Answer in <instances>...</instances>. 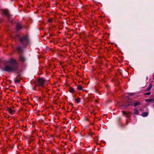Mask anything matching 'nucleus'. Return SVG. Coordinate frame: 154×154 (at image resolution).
<instances>
[{
  "label": "nucleus",
  "mask_w": 154,
  "mask_h": 154,
  "mask_svg": "<svg viewBox=\"0 0 154 154\" xmlns=\"http://www.w3.org/2000/svg\"><path fill=\"white\" fill-rule=\"evenodd\" d=\"M9 111L10 113L12 114V113L13 111L10 109L9 110Z\"/></svg>",
  "instance_id": "20"
},
{
  "label": "nucleus",
  "mask_w": 154,
  "mask_h": 154,
  "mask_svg": "<svg viewBox=\"0 0 154 154\" xmlns=\"http://www.w3.org/2000/svg\"><path fill=\"white\" fill-rule=\"evenodd\" d=\"M17 65L16 61L14 59H11L8 61V64L6 66L4 70L8 72L14 71L17 69Z\"/></svg>",
  "instance_id": "1"
},
{
  "label": "nucleus",
  "mask_w": 154,
  "mask_h": 154,
  "mask_svg": "<svg viewBox=\"0 0 154 154\" xmlns=\"http://www.w3.org/2000/svg\"><path fill=\"white\" fill-rule=\"evenodd\" d=\"M152 87V85L151 84H150L149 87L147 88L146 89V91H149L151 89Z\"/></svg>",
  "instance_id": "12"
},
{
  "label": "nucleus",
  "mask_w": 154,
  "mask_h": 154,
  "mask_svg": "<svg viewBox=\"0 0 154 154\" xmlns=\"http://www.w3.org/2000/svg\"><path fill=\"white\" fill-rule=\"evenodd\" d=\"M45 81L42 78H39L37 80V85L38 86H43L45 83Z\"/></svg>",
  "instance_id": "2"
},
{
  "label": "nucleus",
  "mask_w": 154,
  "mask_h": 154,
  "mask_svg": "<svg viewBox=\"0 0 154 154\" xmlns=\"http://www.w3.org/2000/svg\"><path fill=\"white\" fill-rule=\"evenodd\" d=\"M140 104V103L139 101H137L134 103V107L139 105Z\"/></svg>",
  "instance_id": "9"
},
{
  "label": "nucleus",
  "mask_w": 154,
  "mask_h": 154,
  "mask_svg": "<svg viewBox=\"0 0 154 154\" xmlns=\"http://www.w3.org/2000/svg\"><path fill=\"white\" fill-rule=\"evenodd\" d=\"M69 92L71 93H73L75 91L74 89L72 87H70L69 90Z\"/></svg>",
  "instance_id": "11"
},
{
  "label": "nucleus",
  "mask_w": 154,
  "mask_h": 154,
  "mask_svg": "<svg viewBox=\"0 0 154 154\" xmlns=\"http://www.w3.org/2000/svg\"><path fill=\"white\" fill-rule=\"evenodd\" d=\"M20 60L22 62H24L25 60V59L22 55H20Z\"/></svg>",
  "instance_id": "8"
},
{
  "label": "nucleus",
  "mask_w": 154,
  "mask_h": 154,
  "mask_svg": "<svg viewBox=\"0 0 154 154\" xmlns=\"http://www.w3.org/2000/svg\"><path fill=\"white\" fill-rule=\"evenodd\" d=\"M20 82V80L19 79H17L15 80V83H18Z\"/></svg>",
  "instance_id": "19"
},
{
  "label": "nucleus",
  "mask_w": 154,
  "mask_h": 154,
  "mask_svg": "<svg viewBox=\"0 0 154 154\" xmlns=\"http://www.w3.org/2000/svg\"><path fill=\"white\" fill-rule=\"evenodd\" d=\"M148 113L146 112L143 113L142 114V116H144V117L146 116H148Z\"/></svg>",
  "instance_id": "13"
},
{
  "label": "nucleus",
  "mask_w": 154,
  "mask_h": 154,
  "mask_svg": "<svg viewBox=\"0 0 154 154\" xmlns=\"http://www.w3.org/2000/svg\"><path fill=\"white\" fill-rule=\"evenodd\" d=\"M76 101L78 103H79L80 102V99L79 98H78L75 99Z\"/></svg>",
  "instance_id": "17"
},
{
  "label": "nucleus",
  "mask_w": 154,
  "mask_h": 154,
  "mask_svg": "<svg viewBox=\"0 0 154 154\" xmlns=\"http://www.w3.org/2000/svg\"><path fill=\"white\" fill-rule=\"evenodd\" d=\"M134 113L135 115H137L138 113V111L136 109H135L134 110Z\"/></svg>",
  "instance_id": "10"
},
{
  "label": "nucleus",
  "mask_w": 154,
  "mask_h": 154,
  "mask_svg": "<svg viewBox=\"0 0 154 154\" xmlns=\"http://www.w3.org/2000/svg\"><path fill=\"white\" fill-rule=\"evenodd\" d=\"M3 12L5 15L8 16H9V13L7 10L4 9L3 10Z\"/></svg>",
  "instance_id": "6"
},
{
  "label": "nucleus",
  "mask_w": 154,
  "mask_h": 154,
  "mask_svg": "<svg viewBox=\"0 0 154 154\" xmlns=\"http://www.w3.org/2000/svg\"><path fill=\"white\" fill-rule=\"evenodd\" d=\"M22 28V26L20 24H17L16 26V29L17 30H19L21 29Z\"/></svg>",
  "instance_id": "5"
},
{
  "label": "nucleus",
  "mask_w": 154,
  "mask_h": 154,
  "mask_svg": "<svg viewBox=\"0 0 154 154\" xmlns=\"http://www.w3.org/2000/svg\"><path fill=\"white\" fill-rule=\"evenodd\" d=\"M131 100H129L128 102V103L127 104L125 103L124 105V106L125 107H127L128 106H129L130 105H131L132 104L131 103Z\"/></svg>",
  "instance_id": "4"
},
{
  "label": "nucleus",
  "mask_w": 154,
  "mask_h": 154,
  "mask_svg": "<svg viewBox=\"0 0 154 154\" xmlns=\"http://www.w3.org/2000/svg\"><path fill=\"white\" fill-rule=\"evenodd\" d=\"M151 94V93L150 92H148L145 93V95H149Z\"/></svg>",
  "instance_id": "18"
},
{
  "label": "nucleus",
  "mask_w": 154,
  "mask_h": 154,
  "mask_svg": "<svg viewBox=\"0 0 154 154\" xmlns=\"http://www.w3.org/2000/svg\"><path fill=\"white\" fill-rule=\"evenodd\" d=\"M122 112L123 115H128V114H130L131 113V112H125L124 111H122Z\"/></svg>",
  "instance_id": "7"
},
{
  "label": "nucleus",
  "mask_w": 154,
  "mask_h": 154,
  "mask_svg": "<svg viewBox=\"0 0 154 154\" xmlns=\"http://www.w3.org/2000/svg\"><path fill=\"white\" fill-rule=\"evenodd\" d=\"M53 20V19L50 18L48 20V21L49 23H51Z\"/></svg>",
  "instance_id": "16"
},
{
  "label": "nucleus",
  "mask_w": 154,
  "mask_h": 154,
  "mask_svg": "<svg viewBox=\"0 0 154 154\" xmlns=\"http://www.w3.org/2000/svg\"><path fill=\"white\" fill-rule=\"evenodd\" d=\"M153 101L152 99H146L145 100V101L146 102H150Z\"/></svg>",
  "instance_id": "14"
},
{
  "label": "nucleus",
  "mask_w": 154,
  "mask_h": 154,
  "mask_svg": "<svg viewBox=\"0 0 154 154\" xmlns=\"http://www.w3.org/2000/svg\"><path fill=\"white\" fill-rule=\"evenodd\" d=\"M27 39V36H24L23 37H20V41L22 42L24 41L25 40H26Z\"/></svg>",
  "instance_id": "3"
},
{
  "label": "nucleus",
  "mask_w": 154,
  "mask_h": 154,
  "mask_svg": "<svg viewBox=\"0 0 154 154\" xmlns=\"http://www.w3.org/2000/svg\"><path fill=\"white\" fill-rule=\"evenodd\" d=\"M77 88L79 90H81L82 89V86L79 85L77 87Z\"/></svg>",
  "instance_id": "15"
}]
</instances>
